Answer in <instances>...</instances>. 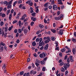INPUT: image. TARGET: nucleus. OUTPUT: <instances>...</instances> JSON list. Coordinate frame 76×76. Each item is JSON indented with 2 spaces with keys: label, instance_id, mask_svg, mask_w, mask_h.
I'll use <instances>...</instances> for the list:
<instances>
[{
  "label": "nucleus",
  "instance_id": "obj_20",
  "mask_svg": "<svg viewBox=\"0 0 76 76\" xmlns=\"http://www.w3.org/2000/svg\"><path fill=\"white\" fill-rule=\"evenodd\" d=\"M0 44L1 45H2V46H6V44L5 43H3V42H1L0 43Z\"/></svg>",
  "mask_w": 76,
  "mask_h": 76
},
{
  "label": "nucleus",
  "instance_id": "obj_64",
  "mask_svg": "<svg viewBox=\"0 0 76 76\" xmlns=\"http://www.w3.org/2000/svg\"><path fill=\"white\" fill-rule=\"evenodd\" d=\"M74 35L75 37H76V32H74Z\"/></svg>",
  "mask_w": 76,
  "mask_h": 76
},
{
  "label": "nucleus",
  "instance_id": "obj_27",
  "mask_svg": "<svg viewBox=\"0 0 76 76\" xmlns=\"http://www.w3.org/2000/svg\"><path fill=\"white\" fill-rule=\"evenodd\" d=\"M51 39L52 41H55V37H51Z\"/></svg>",
  "mask_w": 76,
  "mask_h": 76
},
{
  "label": "nucleus",
  "instance_id": "obj_54",
  "mask_svg": "<svg viewBox=\"0 0 76 76\" xmlns=\"http://www.w3.org/2000/svg\"><path fill=\"white\" fill-rule=\"evenodd\" d=\"M48 5V3H46L44 5V7H47Z\"/></svg>",
  "mask_w": 76,
  "mask_h": 76
},
{
  "label": "nucleus",
  "instance_id": "obj_29",
  "mask_svg": "<svg viewBox=\"0 0 76 76\" xmlns=\"http://www.w3.org/2000/svg\"><path fill=\"white\" fill-rule=\"evenodd\" d=\"M39 38L38 37L36 39V42H39Z\"/></svg>",
  "mask_w": 76,
  "mask_h": 76
},
{
  "label": "nucleus",
  "instance_id": "obj_39",
  "mask_svg": "<svg viewBox=\"0 0 76 76\" xmlns=\"http://www.w3.org/2000/svg\"><path fill=\"white\" fill-rule=\"evenodd\" d=\"M67 73H69V71H66L65 73V76H67Z\"/></svg>",
  "mask_w": 76,
  "mask_h": 76
},
{
  "label": "nucleus",
  "instance_id": "obj_62",
  "mask_svg": "<svg viewBox=\"0 0 76 76\" xmlns=\"http://www.w3.org/2000/svg\"><path fill=\"white\" fill-rule=\"evenodd\" d=\"M18 22V21L17 20H15L13 21V24H14V23H16Z\"/></svg>",
  "mask_w": 76,
  "mask_h": 76
},
{
  "label": "nucleus",
  "instance_id": "obj_19",
  "mask_svg": "<svg viewBox=\"0 0 76 76\" xmlns=\"http://www.w3.org/2000/svg\"><path fill=\"white\" fill-rule=\"evenodd\" d=\"M12 7V5L10 4H9V5L7 6V9H10Z\"/></svg>",
  "mask_w": 76,
  "mask_h": 76
},
{
  "label": "nucleus",
  "instance_id": "obj_14",
  "mask_svg": "<svg viewBox=\"0 0 76 76\" xmlns=\"http://www.w3.org/2000/svg\"><path fill=\"white\" fill-rule=\"evenodd\" d=\"M12 13H10V16L9 18V20H11V19H12Z\"/></svg>",
  "mask_w": 76,
  "mask_h": 76
},
{
  "label": "nucleus",
  "instance_id": "obj_5",
  "mask_svg": "<svg viewBox=\"0 0 76 76\" xmlns=\"http://www.w3.org/2000/svg\"><path fill=\"white\" fill-rule=\"evenodd\" d=\"M48 44H47L44 47V49L45 50H48Z\"/></svg>",
  "mask_w": 76,
  "mask_h": 76
},
{
  "label": "nucleus",
  "instance_id": "obj_47",
  "mask_svg": "<svg viewBox=\"0 0 76 76\" xmlns=\"http://www.w3.org/2000/svg\"><path fill=\"white\" fill-rule=\"evenodd\" d=\"M21 20H25V17L24 16H22L21 19Z\"/></svg>",
  "mask_w": 76,
  "mask_h": 76
},
{
  "label": "nucleus",
  "instance_id": "obj_10",
  "mask_svg": "<svg viewBox=\"0 0 76 76\" xmlns=\"http://www.w3.org/2000/svg\"><path fill=\"white\" fill-rule=\"evenodd\" d=\"M39 26L41 29H42V28L44 27V25L41 24L39 25Z\"/></svg>",
  "mask_w": 76,
  "mask_h": 76
},
{
  "label": "nucleus",
  "instance_id": "obj_30",
  "mask_svg": "<svg viewBox=\"0 0 76 76\" xmlns=\"http://www.w3.org/2000/svg\"><path fill=\"white\" fill-rule=\"evenodd\" d=\"M41 63V64L42 65L43 64H45V61L44 60H42V61H40Z\"/></svg>",
  "mask_w": 76,
  "mask_h": 76
},
{
  "label": "nucleus",
  "instance_id": "obj_37",
  "mask_svg": "<svg viewBox=\"0 0 76 76\" xmlns=\"http://www.w3.org/2000/svg\"><path fill=\"white\" fill-rule=\"evenodd\" d=\"M0 24L1 26H3L4 25V23L3 21H1Z\"/></svg>",
  "mask_w": 76,
  "mask_h": 76
},
{
  "label": "nucleus",
  "instance_id": "obj_51",
  "mask_svg": "<svg viewBox=\"0 0 76 76\" xmlns=\"http://www.w3.org/2000/svg\"><path fill=\"white\" fill-rule=\"evenodd\" d=\"M35 64L36 65V66H37V67H38V66H39V64L38 63H37V62H36L35 63Z\"/></svg>",
  "mask_w": 76,
  "mask_h": 76
},
{
  "label": "nucleus",
  "instance_id": "obj_34",
  "mask_svg": "<svg viewBox=\"0 0 76 76\" xmlns=\"http://www.w3.org/2000/svg\"><path fill=\"white\" fill-rule=\"evenodd\" d=\"M3 66L2 67V69H4L6 68V65L4 64H3Z\"/></svg>",
  "mask_w": 76,
  "mask_h": 76
},
{
  "label": "nucleus",
  "instance_id": "obj_9",
  "mask_svg": "<svg viewBox=\"0 0 76 76\" xmlns=\"http://www.w3.org/2000/svg\"><path fill=\"white\" fill-rule=\"evenodd\" d=\"M72 52H73V54H75L76 53V48H73L72 49Z\"/></svg>",
  "mask_w": 76,
  "mask_h": 76
},
{
  "label": "nucleus",
  "instance_id": "obj_43",
  "mask_svg": "<svg viewBox=\"0 0 76 76\" xmlns=\"http://www.w3.org/2000/svg\"><path fill=\"white\" fill-rule=\"evenodd\" d=\"M2 29L1 28H0V35H1L2 34Z\"/></svg>",
  "mask_w": 76,
  "mask_h": 76
},
{
  "label": "nucleus",
  "instance_id": "obj_31",
  "mask_svg": "<svg viewBox=\"0 0 76 76\" xmlns=\"http://www.w3.org/2000/svg\"><path fill=\"white\" fill-rule=\"evenodd\" d=\"M61 70L62 72H65V69H64V68H62L61 69Z\"/></svg>",
  "mask_w": 76,
  "mask_h": 76
},
{
  "label": "nucleus",
  "instance_id": "obj_50",
  "mask_svg": "<svg viewBox=\"0 0 76 76\" xmlns=\"http://www.w3.org/2000/svg\"><path fill=\"white\" fill-rule=\"evenodd\" d=\"M46 39H47L48 41H50V37H47Z\"/></svg>",
  "mask_w": 76,
  "mask_h": 76
},
{
  "label": "nucleus",
  "instance_id": "obj_63",
  "mask_svg": "<svg viewBox=\"0 0 76 76\" xmlns=\"http://www.w3.org/2000/svg\"><path fill=\"white\" fill-rule=\"evenodd\" d=\"M21 3H22V0H19L18 1V4Z\"/></svg>",
  "mask_w": 76,
  "mask_h": 76
},
{
  "label": "nucleus",
  "instance_id": "obj_2",
  "mask_svg": "<svg viewBox=\"0 0 76 76\" xmlns=\"http://www.w3.org/2000/svg\"><path fill=\"white\" fill-rule=\"evenodd\" d=\"M39 47H41L42 45H44V44H45V43L43 41H42L41 42H39Z\"/></svg>",
  "mask_w": 76,
  "mask_h": 76
},
{
  "label": "nucleus",
  "instance_id": "obj_18",
  "mask_svg": "<svg viewBox=\"0 0 76 76\" xmlns=\"http://www.w3.org/2000/svg\"><path fill=\"white\" fill-rule=\"evenodd\" d=\"M66 50V49L65 48H63V49H61V52L62 53H64Z\"/></svg>",
  "mask_w": 76,
  "mask_h": 76
},
{
  "label": "nucleus",
  "instance_id": "obj_59",
  "mask_svg": "<svg viewBox=\"0 0 76 76\" xmlns=\"http://www.w3.org/2000/svg\"><path fill=\"white\" fill-rule=\"evenodd\" d=\"M27 61L28 63V62H29V61H31V59H30V58H29L28 59H27Z\"/></svg>",
  "mask_w": 76,
  "mask_h": 76
},
{
  "label": "nucleus",
  "instance_id": "obj_60",
  "mask_svg": "<svg viewBox=\"0 0 76 76\" xmlns=\"http://www.w3.org/2000/svg\"><path fill=\"white\" fill-rule=\"evenodd\" d=\"M61 7L62 9H62H64V5H62L61 6Z\"/></svg>",
  "mask_w": 76,
  "mask_h": 76
},
{
  "label": "nucleus",
  "instance_id": "obj_4",
  "mask_svg": "<svg viewBox=\"0 0 76 76\" xmlns=\"http://www.w3.org/2000/svg\"><path fill=\"white\" fill-rule=\"evenodd\" d=\"M57 7H58L57 5H56L55 4L53 5V9H54V10H57Z\"/></svg>",
  "mask_w": 76,
  "mask_h": 76
},
{
  "label": "nucleus",
  "instance_id": "obj_38",
  "mask_svg": "<svg viewBox=\"0 0 76 76\" xmlns=\"http://www.w3.org/2000/svg\"><path fill=\"white\" fill-rule=\"evenodd\" d=\"M44 42L45 44H47V43H48V42H49V40H46Z\"/></svg>",
  "mask_w": 76,
  "mask_h": 76
},
{
  "label": "nucleus",
  "instance_id": "obj_49",
  "mask_svg": "<svg viewBox=\"0 0 76 76\" xmlns=\"http://www.w3.org/2000/svg\"><path fill=\"white\" fill-rule=\"evenodd\" d=\"M72 41L73 42H76V39H75L73 38H72Z\"/></svg>",
  "mask_w": 76,
  "mask_h": 76
},
{
  "label": "nucleus",
  "instance_id": "obj_3",
  "mask_svg": "<svg viewBox=\"0 0 76 76\" xmlns=\"http://www.w3.org/2000/svg\"><path fill=\"white\" fill-rule=\"evenodd\" d=\"M58 34L60 35H63V30H60L58 31Z\"/></svg>",
  "mask_w": 76,
  "mask_h": 76
},
{
  "label": "nucleus",
  "instance_id": "obj_45",
  "mask_svg": "<svg viewBox=\"0 0 76 76\" xmlns=\"http://www.w3.org/2000/svg\"><path fill=\"white\" fill-rule=\"evenodd\" d=\"M22 30L20 29H19L18 30V32L19 33H22Z\"/></svg>",
  "mask_w": 76,
  "mask_h": 76
},
{
  "label": "nucleus",
  "instance_id": "obj_33",
  "mask_svg": "<svg viewBox=\"0 0 76 76\" xmlns=\"http://www.w3.org/2000/svg\"><path fill=\"white\" fill-rule=\"evenodd\" d=\"M65 64V65L66 66H68V67H69L70 66V64L69 63H67L66 64Z\"/></svg>",
  "mask_w": 76,
  "mask_h": 76
},
{
  "label": "nucleus",
  "instance_id": "obj_61",
  "mask_svg": "<svg viewBox=\"0 0 76 76\" xmlns=\"http://www.w3.org/2000/svg\"><path fill=\"white\" fill-rule=\"evenodd\" d=\"M40 69V66H39V67H38L37 68V72H39Z\"/></svg>",
  "mask_w": 76,
  "mask_h": 76
},
{
  "label": "nucleus",
  "instance_id": "obj_56",
  "mask_svg": "<svg viewBox=\"0 0 76 76\" xmlns=\"http://www.w3.org/2000/svg\"><path fill=\"white\" fill-rule=\"evenodd\" d=\"M54 19H55V20H59L58 18L57 17H55Z\"/></svg>",
  "mask_w": 76,
  "mask_h": 76
},
{
  "label": "nucleus",
  "instance_id": "obj_6",
  "mask_svg": "<svg viewBox=\"0 0 76 76\" xmlns=\"http://www.w3.org/2000/svg\"><path fill=\"white\" fill-rule=\"evenodd\" d=\"M31 20H32L33 21H36V20H37V19L36 18H35L33 17L31 18Z\"/></svg>",
  "mask_w": 76,
  "mask_h": 76
},
{
  "label": "nucleus",
  "instance_id": "obj_28",
  "mask_svg": "<svg viewBox=\"0 0 76 76\" xmlns=\"http://www.w3.org/2000/svg\"><path fill=\"white\" fill-rule=\"evenodd\" d=\"M46 53H45L44 52H43L42 53V54L43 55V58H44L45 56H46Z\"/></svg>",
  "mask_w": 76,
  "mask_h": 76
},
{
  "label": "nucleus",
  "instance_id": "obj_1",
  "mask_svg": "<svg viewBox=\"0 0 76 76\" xmlns=\"http://www.w3.org/2000/svg\"><path fill=\"white\" fill-rule=\"evenodd\" d=\"M36 73H37V72L34 70H31L30 73L31 75H35Z\"/></svg>",
  "mask_w": 76,
  "mask_h": 76
},
{
  "label": "nucleus",
  "instance_id": "obj_22",
  "mask_svg": "<svg viewBox=\"0 0 76 76\" xmlns=\"http://www.w3.org/2000/svg\"><path fill=\"white\" fill-rule=\"evenodd\" d=\"M10 12V10H9L7 11V15H8L9 14V13Z\"/></svg>",
  "mask_w": 76,
  "mask_h": 76
},
{
  "label": "nucleus",
  "instance_id": "obj_7",
  "mask_svg": "<svg viewBox=\"0 0 76 76\" xmlns=\"http://www.w3.org/2000/svg\"><path fill=\"white\" fill-rule=\"evenodd\" d=\"M28 4L32 6L33 5V3L31 1H28Z\"/></svg>",
  "mask_w": 76,
  "mask_h": 76
},
{
  "label": "nucleus",
  "instance_id": "obj_21",
  "mask_svg": "<svg viewBox=\"0 0 76 76\" xmlns=\"http://www.w3.org/2000/svg\"><path fill=\"white\" fill-rule=\"evenodd\" d=\"M71 1H69L68 2H67V4H68L69 5H71V4H72Z\"/></svg>",
  "mask_w": 76,
  "mask_h": 76
},
{
  "label": "nucleus",
  "instance_id": "obj_48",
  "mask_svg": "<svg viewBox=\"0 0 76 76\" xmlns=\"http://www.w3.org/2000/svg\"><path fill=\"white\" fill-rule=\"evenodd\" d=\"M64 67L65 68V70H66L67 69V66L65 65L64 66Z\"/></svg>",
  "mask_w": 76,
  "mask_h": 76
},
{
  "label": "nucleus",
  "instance_id": "obj_15",
  "mask_svg": "<svg viewBox=\"0 0 76 76\" xmlns=\"http://www.w3.org/2000/svg\"><path fill=\"white\" fill-rule=\"evenodd\" d=\"M4 4H6L7 6V5L9 4V2H8L7 1H5L4 2Z\"/></svg>",
  "mask_w": 76,
  "mask_h": 76
},
{
  "label": "nucleus",
  "instance_id": "obj_55",
  "mask_svg": "<svg viewBox=\"0 0 76 76\" xmlns=\"http://www.w3.org/2000/svg\"><path fill=\"white\" fill-rule=\"evenodd\" d=\"M71 75H73L74 74V72H73V69H72L71 72Z\"/></svg>",
  "mask_w": 76,
  "mask_h": 76
},
{
  "label": "nucleus",
  "instance_id": "obj_8",
  "mask_svg": "<svg viewBox=\"0 0 76 76\" xmlns=\"http://www.w3.org/2000/svg\"><path fill=\"white\" fill-rule=\"evenodd\" d=\"M58 4H63V2H62V0H58Z\"/></svg>",
  "mask_w": 76,
  "mask_h": 76
},
{
  "label": "nucleus",
  "instance_id": "obj_25",
  "mask_svg": "<svg viewBox=\"0 0 76 76\" xmlns=\"http://www.w3.org/2000/svg\"><path fill=\"white\" fill-rule=\"evenodd\" d=\"M51 31L53 33H56V31L54 29H51Z\"/></svg>",
  "mask_w": 76,
  "mask_h": 76
},
{
  "label": "nucleus",
  "instance_id": "obj_35",
  "mask_svg": "<svg viewBox=\"0 0 76 76\" xmlns=\"http://www.w3.org/2000/svg\"><path fill=\"white\" fill-rule=\"evenodd\" d=\"M4 51H7V48L6 46H4Z\"/></svg>",
  "mask_w": 76,
  "mask_h": 76
},
{
  "label": "nucleus",
  "instance_id": "obj_12",
  "mask_svg": "<svg viewBox=\"0 0 76 76\" xmlns=\"http://www.w3.org/2000/svg\"><path fill=\"white\" fill-rule=\"evenodd\" d=\"M63 65V66L65 65V64H64V63L63 62H61L59 64V66H62Z\"/></svg>",
  "mask_w": 76,
  "mask_h": 76
},
{
  "label": "nucleus",
  "instance_id": "obj_40",
  "mask_svg": "<svg viewBox=\"0 0 76 76\" xmlns=\"http://www.w3.org/2000/svg\"><path fill=\"white\" fill-rule=\"evenodd\" d=\"M12 1H13V0L10 1L9 2H8L9 4H12Z\"/></svg>",
  "mask_w": 76,
  "mask_h": 76
},
{
  "label": "nucleus",
  "instance_id": "obj_57",
  "mask_svg": "<svg viewBox=\"0 0 76 76\" xmlns=\"http://www.w3.org/2000/svg\"><path fill=\"white\" fill-rule=\"evenodd\" d=\"M19 37V33H17L16 34L15 37Z\"/></svg>",
  "mask_w": 76,
  "mask_h": 76
},
{
  "label": "nucleus",
  "instance_id": "obj_23",
  "mask_svg": "<svg viewBox=\"0 0 76 76\" xmlns=\"http://www.w3.org/2000/svg\"><path fill=\"white\" fill-rule=\"evenodd\" d=\"M49 2H51V4H54V1L53 0L52 1L51 0L49 1Z\"/></svg>",
  "mask_w": 76,
  "mask_h": 76
},
{
  "label": "nucleus",
  "instance_id": "obj_11",
  "mask_svg": "<svg viewBox=\"0 0 76 76\" xmlns=\"http://www.w3.org/2000/svg\"><path fill=\"white\" fill-rule=\"evenodd\" d=\"M24 34H26V33L28 32V31L26 29L24 28L23 30Z\"/></svg>",
  "mask_w": 76,
  "mask_h": 76
},
{
  "label": "nucleus",
  "instance_id": "obj_52",
  "mask_svg": "<svg viewBox=\"0 0 76 76\" xmlns=\"http://www.w3.org/2000/svg\"><path fill=\"white\" fill-rule=\"evenodd\" d=\"M19 26H20L22 25V23H21V21L20 20L19 22Z\"/></svg>",
  "mask_w": 76,
  "mask_h": 76
},
{
  "label": "nucleus",
  "instance_id": "obj_42",
  "mask_svg": "<svg viewBox=\"0 0 76 76\" xmlns=\"http://www.w3.org/2000/svg\"><path fill=\"white\" fill-rule=\"evenodd\" d=\"M30 25H31V26H32L34 25V22L33 21H32Z\"/></svg>",
  "mask_w": 76,
  "mask_h": 76
},
{
  "label": "nucleus",
  "instance_id": "obj_26",
  "mask_svg": "<svg viewBox=\"0 0 76 76\" xmlns=\"http://www.w3.org/2000/svg\"><path fill=\"white\" fill-rule=\"evenodd\" d=\"M39 57L40 58H43L44 57V56L42 55V53L39 54Z\"/></svg>",
  "mask_w": 76,
  "mask_h": 76
},
{
  "label": "nucleus",
  "instance_id": "obj_53",
  "mask_svg": "<svg viewBox=\"0 0 76 76\" xmlns=\"http://www.w3.org/2000/svg\"><path fill=\"white\" fill-rule=\"evenodd\" d=\"M44 23H47V20H46V19H45L44 20Z\"/></svg>",
  "mask_w": 76,
  "mask_h": 76
},
{
  "label": "nucleus",
  "instance_id": "obj_17",
  "mask_svg": "<svg viewBox=\"0 0 76 76\" xmlns=\"http://www.w3.org/2000/svg\"><path fill=\"white\" fill-rule=\"evenodd\" d=\"M36 45H37V44H36V42H35V41H34L32 43V45H33V46H34V47Z\"/></svg>",
  "mask_w": 76,
  "mask_h": 76
},
{
  "label": "nucleus",
  "instance_id": "obj_16",
  "mask_svg": "<svg viewBox=\"0 0 76 76\" xmlns=\"http://www.w3.org/2000/svg\"><path fill=\"white\" fill-rule=\"evenodd\" d=\"M0 49L1 51L3 52V51H4V47H3V46H1V47Z\"/></svg>",
  "mask_w": 76,
  "mask_h": 76
},
{
  "label": "nucleus",
  "instance_id": "obj_13",
  "mask_svg": "<svg viewBox=\"0 0 76 76\" xmlns=\"http://www.w3.org/2000/svg\"><path fill=\"white\" fill-rule=\"evenodd\" d=\"M8 27L6 26L4 28V31L5 32H7V31H8Z\"/></svg>",
  "mask_w": 76,
  "mask_h": 76
},
{
  "label": "nucleus",
  "instance_id": "obj_32",
  "mask_svg": "<svg viewBox=\"0 0 76 76\" xmlns=\"http://www.w3.org/2000/svg\"><path fill=\"white\" fill-rule=\"evenodd\" d=\"M31 15L33 17H35V15H36V13L34 12L33 13H32Z\"/></svg>",
  "mask_w": 76,
  "mask_h": 76
},
{
  "label": "nucleus",
  "instance_id": "obj_46",
  "mask_svg": "<svg viewBox=\"0 0 76 76\" xmlns=\"http://www.w3.org/2000/svg\"><path fill=\"white\" fill-rule=\"evenodd\" d=\"M7 33H5L4 34V37H5V38H6V37H7Z\"/></svg>",
  "mask_w": 76,
  "mask_h": 76
},
{
  "label": "nucleus",
  "instance_id": "obj_41",
  "mask_svg": "<svg viewBox=\"0 0 76 76\" xmlns=\"http://www.w3.org/2000/svg\"><path fill=\"white\" fill-rule=\"evenodd\" d=\"M17 3V1H15L14 3H13V7H15V5H16V4Z\"/></svg>",
  "mask_w": 76,
  "mask_h": 76
},
{
  "label": "nucleus",
  "instance_id": "obj_44",
  "mask_svg": "<svg viewBox=\"0 0 76 76\" xmlns=\"http://www.w3.org/2000/svg\"><path fill=\"white\" fill-rule=\"evenodd\" d=\"M1 16L2 18H4V17H5L6 16V15H5V14H2L1 15Z\"/></svg>",
  "mask_w": 76,
  "mask_h": 76
},
{
  "label": "nucleus",
  "instance_id": "obj_36",
  "mask_svg": "<svg viewBox=\"0 0 76 76\" xmlns=\"http://www.w3.org/2000/svg\"><path fill=\"white\" fill-rule=\"evenodd\" d=\"M45 67L44 66L42 68V71H43V72H45Z\"/></svg>",
  "mask_w": 76,
  "mask_h": 76
},
{
  "label": "nucleus",
  "instance_id": "obj_58",
  "mask_svg": "<svg viewBox=\"0 0 76 76\" xmlns=\"http://www.w3.org/2000/svg\"><path fill=\"white\" fill-rule=\"evenodd\" d=\"M69 52H71V50H67L66 51V53H69Z\"/></svg>",
  "mask_w": 76,
  "mask_h": 76
},
{
  "label": "nucleus",
  "instance_id": "obj_24",
  "mask_svg": "<svg viewBox=\"0 0 76 76\" xmlns=\"http://www.w3.org/2000/svg\"><path fill=\"white\" fill-rule=\"evenodd\" d=\"M24 74V72H23V71H22L20 72V75H21V76L23 75Z\"/></svg>",
  "mask_w": 76,
  "mask_h": 76
}]
</instances>
